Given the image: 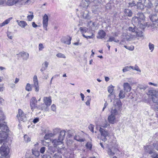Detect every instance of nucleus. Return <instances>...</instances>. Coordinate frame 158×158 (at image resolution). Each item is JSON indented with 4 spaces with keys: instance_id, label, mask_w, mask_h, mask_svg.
I'll return each instance as SVG.
<instances>
[{
    "instance_id": "1",
    "label": "nucleus",
    "mask_w": 158,
    "mask_h": 158,
    "mask_svg": "<svg viewBox=\"0 0 158 158\" xmlns=\"http://www.w3.org/2000/svg\"><path fill=\"white\" fill-rule=\"evenodd\" d=\"M65 134V131L64 130H62L60 132L58 138L52 140V142L54 147H55L58 145L63 144V141L64 139Z\"/></svg>"
},
{
    "instance_id": "2",
    "label": "nucleus",
    "mask_w": 158,
    "mask_h": 158,
    "mask_svg": "<svg viewBox=\"0 0 158 158\" xmlns=\"http://www.w3.org/2000/svg\"><path fill=\"white\" fill-rule=\"evenodd\" d=\"M148 94L154 103L158 102V90L150 89L149 90Z\"/></svg>"
},
{
    "instance_id": "3",
    "label": "nucleus",
    "mask_w": 158,
    "mask_h": 158,
    "mask_svg": "<svg viewBox=\"0 0 158 158\" xmlns=\"http://www.w3.org/2000/svg\"><path fill=\"white\" fill-rule=\"evenodd\" d=\"M105 0H94L93 6H92V11L94 14L96 13L100 7L104 2Z\"/></svg>"
},
{
    "instance_id": "4",
    "label": "nucleus",
    "mask_w": 158,
    "mask_h": 158,
    "mask_svg": "<svg viewBox=\"0 0 158 158\" xmlns=\"http://www.w3.org/2000/svg\"><path fill=\"white\" fill-rule=\"evenodd\" d=\"M9 153V149L8 146L3 143L0 148V153L3 156L6 157Z\"/></svg>"
},
{
    "instance_id": "5",
    "label": "nucleus",
    "mask_w": 158,
    "mask_h": 158,
    "mask_svg": "<svg viewBox=\"0 0 158 158\" xmlns=\"http://www.w3.org/2000/svg\"><path fill=\"white\" fill-rule=\"evenodd\" d=\"M17 116L20 121L25 122L27 120V115L20 109L18 110V115L17 114Z\"/></svg>"
},
{
    "instance_id": "6",
    "label": "nucleus",
    "mask_w": 158,
    "mask_h": 158,
    "mask_svg": "<svg viewBox=\"0 0 158 158\" xmlns=\"http://www.w3.org/2000/svg\"><path fill=\"white\" fill-rule=\"evenodd\" d=\"M137 15V16H135L132 18V20H134L136 22H137L138 24H140L141 21L144 20V16L142 13H138Z\"/></svg>"
},
{
    "instance_id": "7",
    "label": "nucleus",
    "mask_w": 158,
    "mask_h": 158,
    "mask_svg": "<svg viewBox=\"0 0 158 158\" xmlns=\"http://www.w3.org/2000/svg\"><path fill=\"white\" fill-rule=\"evenodd\" d=\"M32 86L34 87L35 91L38 92L39 90L38 81L36 75H35L33 77V84Z\"/></svg>"
},
{
    "instance_id": "8",
    "label": "nucleus",
    "mask_w": 158,
    "mask_h": 158,
    "mask_svg": "<svg viewBox=\"0 0 158 158\" xmlns=\"http://www.w3.org/2000/svg\"><path fill=\"white\" fill-rule=\"evenodd\" d=\"M37 101L35 97H33L30 100V106L31 110L33 111L37 107Z\"/></svg>"
},
{
    "instance_id": "9",
    "label": "nucleus",
    "mask_w": 158,
    "mask_h": 158,
    "mask_svg": "<svg viewBox=\"0 0 158 158\" xmlns=\"http://www.w3.org/2000/svg\"><path fill=\"white\" fill-rule=\"evenodd\" d=\"M48 15L45 14L43 17L42 23L43 27L46 31L47 30V27L48 24Z\"/></svg>"
},
{
    "instance_id": "10",
    "label": "nucleus",
    "mask_w": 158,
    "mask_h": 158,
    "mask_svg": "<svg viewBox=\"0 0 158 158\" xmlns=\"http://www.w3.org/2000/svg\"><path fill=\"white\" fill-rule=\"evenodd\" d=\"M122 106V102L119 99L116 98L115 99L114 101L113 106V107H114L117 109L120 110Z\"/></svg>"
},
{
    "instance_id": "11",
    "label": "nucleus",
    "mask_w": 158,
    "mask_h": 158,
    "mask_svg": "<svg viewBox=\"0 0 158 158\" xmlns=\"http://www.w3.org/2000/svg\"><path fill=\"white\" fill-rule=\"evenodd\" d=\"M0 129L2 131H4L7 132L8 130V127L7 126L6 123L5 122H0Z\"/></svg>"
},
{
    "instance_id": "12",
    "label": "nucleus",
    "mask_w": 158,
    "mask_h": 158,
    "mask_svg": "<svg viewBox=\"0 0 158 158\" xmlns=\"http://www.w3.org/2000/svg\"><path fill=\"white\" fill-rule=\"evenodd\" d=\"M43 101L45 104L49 106L51 105L52 102L51 97H44Z\"/></svg>"
},
{
    "instance_id": "13",
    "label": "nucleus",
    "mask_w": 158,
    "mask_h": 158,
    "mask_svg": "<svg viewBox=\"0 0 158 158\" xmlns=\"http://www.w3.org/2000/svg\"><path fill=\"white\" fill-rule=\"evenodd\" d=\"M106 35V32L103 30H101L98 32L97 38L98 39H102L105 37Z\"/></svg>"
},
{
    "instance_id": "14",
    "label": "nucleus",
    "mask_w": 158,
    "mask_h": 158,
    "mask_svg": "<svg viewBox=\"0 0 158 158\" xmlns=\"http://www.w3.org/2000/svg\"><path fill=\"white\" fill-rule=\"evenodd\" d=\"M157 14L151 15L149 16L151 20L153 22H158V17Z\"/></svg>"
},
{
    "instance_id": "15",
    "label": "nucleus",
    "mask_w": 158,
    "mask_h": 158,
    "mask_svg": "<svg viewBox=\"0 0 158 158\" xmlns=\"http://www.w3.org/2000/svg\"><path fill=\"white\" fill-rule=\"evenodd\" d=\"M123 89L126 92H130L131 89V87L128 83H124L123 85Z\"/></svg>"
},
{
    "instance_id": "16",
    "label": "nucleus",
    "mask_w": 158,
    "mask_h": 158,
    "mask_svg": "<svg viewBox=\"0 0 158 158\" xmlns=\"http://www.w3.org/2000/svg\"><path fill=\"white\" fill-rule=\"evenodd\" d=\"M144 5L145 7L148 9L151 8L153 6L152 3L149 0H145Z\"/></svg>"
},
{
    "instance_id": "17",
    "label": "nucleus",
    "mask_w": 158,
    "mask_h": 158,
    "mask_svg": "<svg viewBox=\"0 0 158 158\" xmlns=\"http://www.w3.org/2000/svg\"><path fill=\"white\" fill-rule=\"evenodd\" d=\"M90 3L89 0H82L81 4V6L83 8H86L88 6Z\"/></svg>"
},
{
    "instance_id": "18",
    "label": "nucleus",
    "mask_w": 158,
    "mask_h": 158,
    "mask_svg": "<svg viewBox=\"0 0 158 158\" xmlns=\"http://www.w3.org/2000/svg\"><path fill=\"white\" fill-rule=\"evenodd\" d=\"M99 131L100 132L102 137H106L109 136V134L108 131H105L102 128L100 127Z\"/></svg>"
},
{
    "instance_id": "19",
    "label": "nucleus",
    "mask_w": 158,
    "mask_h": 158,
    "mask_svg": "<svg viewBox=\"0 0 158 158\" xmlns=\"http://www.w3.org/2000/svg\"><path fill=\"white\" fill-rule=\"evenodd\" d=\"M144 149L145 152L148 153L150 154H152L153 153V150L152 149L151 146L148 145L144 147Z\"/></svg>"
},
{
    "instance_id": "20",
    "label": "nucleus",
    "mask_w": 158,
    "mask_h": 158,
    "mask_svg": "<svg viewBox=\"0 0 158 158\" xmlns=\"http://www.w3.org/2000/svg\"><path fill=\"white\" fill-rule=\"evenodd\" d=\"M16 22L17 23L18 25L23 28H24L27 25V24L26 22L24 21H19L17 20Z\"/></svg>"
},
{
    "instance_id": "21",
    "label": "nucleus",
    "mask_w": 158,
    "mask_h": 158,
    "mask_svg": "<svg viewBox=\"0 0 158 158\" xmlns=\"http://www.w3.org/2000/svg\"><path fill=\"white\" fill-rule=\"evenodd\" d=\"M90 13L89 12L88 10H85L83 13V17L84 19H90Z\"/></svg>"
},
{
    "instance_id": "22",
    "label": "nucleus",
    "mask_w": 158,
    "mask_h": 158,
    "mask_svg": "<svg viewBox=\"0 0 158 158\" xmlns=\"http://www.w3.org/2000/svg\"><path fill=\"white\" fill-rule=\"evenodd\" d=\"M17 0H7L6 4L9 6H12L17 3Z\"/></svg>"
},
{
    "instance_id": "23",
    "label": "nucleus",
    "mask_w": 158,
    "mask_h": 158,
    "mask_svg": "<svg viewBox=\"0 0 158 158\" xmlns=\"http://www.w3.org/2000/svg\"><path fill=\"white\" fill-rule=\"evenodd\" d=\"M116 118L115 116L110 114L108 116V120L109 122L111 124H114V120Z\"/></svg>"
},
{
    "instance_id": "24",
    "label": "nucleus",
    "mask_w": 158,
    "mask_h": 158,
    "mask_svg": "<svg viewBox=\"0 0 158 158\" xmlns=\"http://www.w3.org/2000/svg\"><path fill=\"white\" fill-rule=\"evenodd\" d=\"M120 110V109H117V108H115L114 107H112L110 112V114L115 116L118 114L119 111Z\"/></svg>"
},
{
    "instance_id": "25",
    "label": "nucleus",
    "mask_w": 158,
    "mask_h": 158,
    "mask_svg": "<svg viewBox=\"0 0 158 158\" xmlns=\"http://www.w3.org/2000/svg\"><path fill=\"white\" fill-rule=\"evenodd\" d=\"M21 56L23 58V60H27L29 57V55L28 53L24 52L21 53Z\"/></svg>"
},
{
    "instance_id": "26",
    "label": "nucleus",
    "mask_w": 158,
    "mask_h": 158,
    "mask_svg": "<svg viewBox=\"0 0 158 158\" xmlns=\"http://www.w3.org/2000/svg\"><path fill=\"white\" fill-rule=\"evenodd\" d=\"M124 13L126 15L129 17L131 16L132 14L131 10L128 9H125L124 10Z\"/></svg>"
},
{
    "instance_id": "27",
    "label": "nucleus",
    "mask_w": 158,
    "mask_h": 158,
    "mask_svg": "<svg viewBox=\"0 0 158 158\" xmlns=\"http://www.w3.org/2000/svg\"><path fill=\"white\" fill-rule=\"evenodd\" d=\"M12 19V18H10L4 21L2 23L0 24V27H2L5 25L8 24L10 22V20Z\"/></svg>"
},
{
    "instance_id": "28",
    "label": "nucleus",
    "mask_w": 158,
    "mask_h": 158,
    "mask_svg": "<svg viewBox=\"0 0 158 158\" xmlns=\"http://www.w3.org/2000/svg\"><path fill=\"white\" fill-rule=\"evenodd\" d=\"M113 148H109L108 149V150H107L108 154L110 157L113 156L115 154V153L113 151Z\"/></svg>"
},
{
    "instance_id": "29",
    "label": "nucleus",
    "mask_w": 158,
    "mask_h": 158,
    "mask_svg": "<svg viewBox=\"0 0 158 158\" xmlns=\"http://www.w3.org/2000/svg\"><path fill=\"white\" fill-rule=\"evenodd\" d=\"M6 131H0V138H3L5 139L7 138L8 136Z\"/></svg>"
},
{
    "instance_id": "30",
    "label": "nucleus",
    "mask_w": 158,
    "mask_h": 158,
    "mask_svg": "<svg viewBox=\"0 0 158 158\" xmlns=\"http://www.w3.org/2000/svg\"><path fill=\"white\" fill-rule=\"evenodd\" d=\"M74 139L75 140L79 142H84L85 139L80 137L79 135H76L74 136Z\"/></svg>"
},
{
    "instance_id": "31",
    "label": "nucleus",
    "mask_w": 158,
    "mask_h": 158,
    "mask_svg": "<svg viewBox=\"0 0 158 158\" xmlns=\"http://www.w3.org/2000/svg\"><path fill=\"white\" fill-rule=\"evenodd\" d=\"M137 87L138 89H139L140 90L144 91L147 89V87L146 85H139L137 86Z\"/></svg>"
},
{
    "instance_id": "32",
    "label": "nucleus",
    "mask_w": 158,
    "mask_h": 158,
    "mask_svg": "<svg viewBox=\"0 0 158 158\" xmlns=\"http://www.w3.org/2000/svg\"><path fill=\"white\" fill-rule=\"evenodd\" d=\"M119 97L120 98L123 99L125 97V92L123 90H121L119 94Z\"/></svg>"
},
{
    "instance_id": "33",
    "label": "nucleus",
    "mask_w": 158,
    "mask_h": 158,
    "mask_svg": "<svg viewBox=\"0 0 158 158\" xmlns=\"http://www.w3.org/2000/svg\"><path fill=\"white\" fill-rule=\"evenodd\" d=\"M49 106L46 105L44 103L41 106V108L42 110H44L46 111H47L49 110L48 108Z\"/></svg>"
},
{
    "instance_id": "34",
    "label": "nucleus",
    "mask_w": 158,
    "mask_h": 158,
    "mask_svg": "<svg viewBox=\"0 0 158 158\" xmlns=\"http://www.w3.org/2000/svg\"><path fill=\"white\" fill-rule=\"evenodd\" d=\"M136 6L138 9H142L144 8V4H143L141 2H138L136 4Z\"/></svg>"
},
{
    "instance_id": "35",
    "label": "nucleus",
    "mask_w": 158,
    "mask_h": 158,
    "mask_svg": "<svg viewBox=\"0 0 158 158\" xmlns=\"http://www.w3.org/2000/svg\"><path fill=\"white\" fill-rule=\"evenodd\" d=\"M71 40L72 38L70 37H69V38H68L67 39V40L66 41L62 40V43L70 45L71 43Z\"/></svg>"
},
{
    "instance_id": "36",
    "label": "nucleus",
    "mask_w": 158,
    "mask_h": 158,
    "mask_svg": "<svg viewBox=\"0 0 158 158\" xmlns=\"http://www.w3.org/2000/svg\"><path fill=\"white\" fill-rule=\"evenodd\" d=\"M79 30L83 35V34H84V33H86L87 32L88 28L86 27H80L79 28Z\"/></svg>"
},
{
    "instance_id": "37",
    "label": "nucleus",
    "mask_w": 158,
    "mask_h": 158,
    "mask_svg": "<svg viewBox=\"0 0 158 158\" xmlns=\"http://www.w3.org/2000/svg\"><path fill=\"white\" fill-rule=\"evenodd\" d=\"M5 118L3 112L0 110V122L5 120Z\"/></svg>"
},
{
    "instance_id": "38",
    "label": "nucleus",
    "mask_w": 158,
    "mask_h": 158,
    "mask_svg": "<svg viewBox=\"0 0 158 158\" xmlns=\"http://www.w3.org/2000/svg\"><path fill=\"white\" fill-rule=\"evenodd\" d=\"M26 90L28 91H31L32 90L31 85L29 83H27L25 87Z\"/></svg>"
},
{
    "instance_id": "39",
    "label": "nucleus",
    "mask_w": 158,
    "mask_h": 158,
    "mask_svg": "<svg viewBox=\"0 0 158 158\" xmlns=\"http://www.w3.org/2000/svg\"><path fill=\"white\" fill-rule=\"evenodd\" d=\"M114 87L111 85L108 87V91L110 94H111L114 90Z\"/></svg>"
},
{
    "instance_id": "40",
    "label": "nucleus",
    "mask_w": 158,
    "mask_h": 158,
    "mask_svg": "<svg viewBox=\"0 0 158 158\" xmlns=\"http://www.w3.org/2000/svg\"><path fill=\"white\" fill-rule=\"evenodd\" d=\"M54 136V134L52 133H47L44 136L45 139H49L50 137H52Z\"/></svg>"
},
{
    "instance_id": "41",
    "label": "nucleus",
    "mask_w": 158,
    "mask_h": 158,
    "mask_svg": "<svg viewBox=\"0 0 158 158\" xmlns=\"http://www.w3.org/2000/svg\"><path fill=\"white\" fill-rule=\"evenodd\" d=\"M61 131L60 129L58 128H56L53 130V134L54 135H56L57 134L59 133H60Z\"/></svg>"
},
{
    "instance_id": "42",
    "label": "nucleus",
    "mask_w": 158,
    "mask_h": 158,
    "mask_svg": "<svg viewBox=\"0 0 158 158\" xmlns=\"http://www.w3.org/2000/svg\"><path fill=\"white\" fill-rule=\"evenodd\" d=\"M137 29V28L136 27H129L128 28V31L133 32H136Z\"/></svg>"
},
{
    "instance_id": "43",
    "label": "nucleus",
    "mask_w": 158,
    "mask_h": 158,
    "mask_svg": "<svg viewBox=\"0 0 158 158\" xmlns=\"http://www.w3.org/2000/svg\"><path fill=\"white\" fill-rule=\"evenodd\" d=\"M85 146L87 148L91 150L92 148V145L91 142H88L86 144Z\"/></svg>"
},
{
    "instance_id": "44",
    "label": "nucleus",
    "mask_w": 158,
    "mask_h": 158,
    "mask_svg": "<svg viewBox=\"0 0 158 158\" xmlns=\"http://www.w3.org/2000/svg\"><path fill=\"white\" fill-rule=\"evenodd\" d=\"M53 158H62V156L60 153L57 152L54 155Z\"/></svg>"
},
{
    "instance_id": "45",
    "label": "nucleus",
    "mask_w": 158,
    "mask_h": 158,
    "mask_svg": "<svg viewBox=\"0 0 158 158\" xmlns=\"http://www.w3.org/2000/svg\"><path fill=\"white\" fill-rule=\"evenodd\" d=\"M128 4V7H132L136 6V4L134 1H133L132 2H129Z\"/></svg>"
},
{
    "instance_id": "46",
    "label": "nucleus",
    "mask_w": 158,
    "mask_h": 158,
    "mask_svg": "<svg viewBox=\"0 0 158 158\" xmlns=\"http://www.w3.org/2000/svg\"><path fill=\"white\" fill-rule=\"evenodd\" d=\"M83 36L84 37L86 38L87 39H93L94 37V35L93 33H92V35L90 36H86L84 34H83Z\"/></svg>"
},
{
    "instance_id": "47",
    "label": "nucleus",
    "mask_w": 158,
    "mask_h": 158,
    "mask_svg": "<svg viewBox=\"0 0 158 158\" xmlns=\"http://www.w3.org/2000/svg\"><path fill=\"white\" fill-rule=\"evenodd\" d=\"M56 56L58 57L61 58H65L66 57L64 54L61 53H58L56 55Z\"/></svg>"
},
{
    "instance_id": "48",
    "label": "nucleus",
    "mask_w": 158,
    "mask_h": 158,
    "mask_svg": "<svg viewBox=\"0 0 158 158\" xmlns=\"http://www.w3.org/2000/svg\"><path fill=\"white\" fill-rule=\"evenodd\" d=\"M32 153L33 155H34L36 156H39V152L38 151L36 150H34L32 149Z\"/></svg>"
},
{
    "instance_id": "49",
    "label": "nucleus",
    "mask_w": 158,
    "mask_h": 158,
    "mask_svg": "<svg viewBox=\"0 0 158 158\" xmlns=\"http://www.w3.org/2000/svg\"><path fill=\"white\" fill-rule=\"evenodd\" d=\"M148 47L149 49L150 50H151V52L154 50V46L153 44L150 43H149Z\"/></svg>"
},
{
    "instance_id": "50",
    "label": "nucleus",
    "mask_w": 158,
    "mask_h": 158,
    "mask_svg": "<svg viewBox=\"0 0 158 158\" xmlns=\"http://www.w3.org/2000/svg\"><path fill=\"white\" fill-rule=\"evenodd\" d=\"M135 33H136V35L137 36L140 37H143V32L142 31L138 32L137 31H136Z\"/></svg>"
},
{
    "instance_id": "51",
    "label": "nucleus",
    "mask_w": 158,
    "mask_h": 158,
    "mask_svg": "<svg viewBox=\"0 0 158 158\" xmlns=\"http://www.w3.org/2000/svg\"><path fill=\"white\" fill-rule=\"evenodd\" d=\"M130 70V68L129 66H126L125 67H124L123 70V73L129 71Z\"/></svg>"
},
{
    "instance_id": "52",
    "label": "nucleus",
    "mask_w": 158,
    "mask_h": 158,
    "mask_svg": "<svg viewBox=\"0 0 158 158\" xmlns=\"http://www.w3.org/2000/svg\"><path fill=\"white\" fill-rule=\"evenodd\" d=\"M24 138L25 140L27 142H29L31 141L30 138H29L27 135H25L24 136Z\"/></svg>"
},
{
    "instance_id": "53",
    "label": "nucleus",
    "mask_w": 158,
    "mask_h": 158,
    "mask_svg": "<svg viewBox=\"0 0 158 158\" xmlns=\"http://www.w3.org/2000/svg\"><path fill=\"white\" fill-rule=\"evenodd\" d=\"M34 2V0H27L26 1L25 4L28 5L33 3Z\"/></svg>"
},
{
    "instance_id": "54",
    "label": "nucleus",
    "mask_w": 158,
    "mask_h": 158,
    "mask_svg": "<svg viewBox=\"0 0 158 158\" xmlns=\"http://www.w3.org/2000/svg\"><path fill=\"white\" fill-rule=\"evenodd\" d=\"M18 1L17 2V3H19L20 5H23L24 4H25L26 0H17Z\"/></svg>"
},
{
    "instance_id": "55",
    "label": "nucleus",
    "mask_w": 158,
    "mask_h": 158,
    "mask_svg": "<svg viewBox=\"0 0 158 158\" xmlns=\"http://www.w3.org/2000/svg\"><path fill=\"white\" fill-rule=\"evenodd\" d=\"M51 110H52L56 112V106L54 104H52L51 106Z\"/></svg>"
},
{
    "instance_id": "56",
    "label": "nucleus",
    "mask_w": 158,
    "mask_h": 158,
    "mask_svg": "<svg viewBox=\"0 0 158 158\" xmlns=\"http://www.w3.org/2000/svg\"><path fill=\"white\" fill-rule=\"evenodd\" d=\"M108 125H109V124H108L107 122H105L100 127H101V128H102V127L106 128V127H107L108 126Z\"/></svg>"
},
{
    "instance_id": "57",
    "label": "nucleus",
    "mask_w": 158,
    "mask_h": 158,
    "mask_svg": "<svg viewBox=\"0 0 158 158\" xmlns=\"http://www.w3.org/2000/svg\"><path fill=\"white\" fill-rule=\"evenodd\" d=\"M48 65V63L47 61H45L42 64V66H44V68L47 69Z\"/></svg>"
},
{
    "instance_id": "58",
    "label": "nucleus",
    "mask_w": 158,
    "mask_h": 158,
    "mask_svg": "<svg viewBox=\"0 0 158 158\" xmlns=\"http://www.w3.org/2000/svg\"><path fill=\"white\" fill-rule=\"evenodd\" d=\"M34 16L33 15H29L27 16V19L29 21H31L33 18Z\"/></svg>"
},
{
    "instance_id": "59",
    "label": "nucleus",
    "mask_w": 158,
    "mask_h": 158,
    "mask_svg": "<svg viewBox=\"0 0 158 158\" xmlns=\"http://www.w3.org/2000/svg\"><path fill=\"white\" fill-rule=\"evenodd\" d=\"M39 50L41 51L44 48L43 44L41 43L39 44Z\"/></svg>"
},
{
    "instance_id": "60",
    "label": "nucleus",
    "mask_w": 158,
    "mask_h": 158,
    "mask_svg": "<svg viewBox=\"0 0 158 158\" xmlns=\"http://www.w3.org/2000/svg\"><path fill=\"white\" fill-rule=\"evenodd\" d=\"M153 154L152 155V157L153 158H158V155L157 154L154 152V151L153 150V153H152Z\"/></svg>"
},
{
    "instance_id": "61",
    "label": "nucleus",
    "mask_w": 158,
    "mask_h": 158,
    "mask_svg": "<svg viewBox=\"0 0 158 158\" xmlns=\"http://www.w3.org/2000/svg\"><path fill=\"white\" fill-rule=\"evenodd\" d=\"M39 121V118L37 117L36 118H35L33 121V122L35 124L37 122H38Z\"/></svg>"
},
{
    "instance_id": "62",
    "label": "nucleus",
    "mask_w": 158,
    "mask_h": 158,
    "mask_svg": "<svg viewBox=\"0 0 158 158\" xmlns=\"http://www.w3.org/2000/svg\"><path fill=\"white\" fill-rule=\"evenodd\" d=\"M134 70H135L139 72H140L141 71L139 67L136 65H135L134 67Z\"/></svg>"
},
{
    "instance_id": "63",
    "label": "nucleus",
    "mask_w": 158,
    "mask_h": 158,
    "mask_svg": "<svg viewBox=\"0 0 158 158\" xmlns=\"http://www.w3.org/2000/svg\"><path fill=\"white\" fill-rule=\"evenodd\" d=\"M89 128L91 132H94V126L92 124L89 125Z\"/></svg>"
},
{
    "instance_id": "64",
    "label": "nucleus",
    "mask_w": 158,
    "mask_h": 158,
    "mask_svg": "<svg viewBox=\"0 0 158 158\" xmlns=\"http://www.w3.org/2000/svg\"><path fill=\"white\" fill-rule=\"evenodd\" d=\"M153 108L155 110L158 111V102L155 103L154 107Z\"/></svg>"
}]
</instances>
